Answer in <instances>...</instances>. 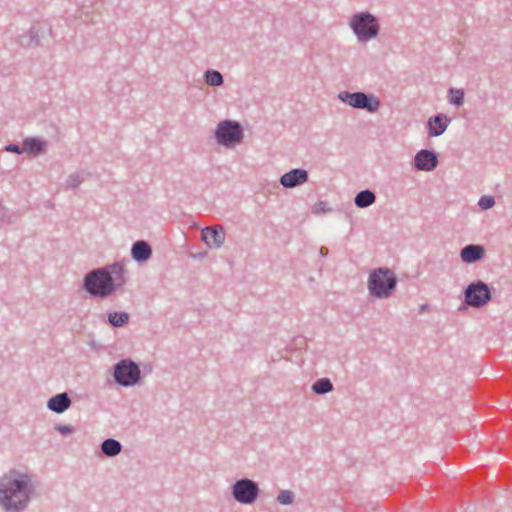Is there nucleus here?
Returning a JSON list of instances; mask_svg holds the SVG:
<instances>
[{
    "label": "nucleus",
    "instance_id": "25",
    "mask_svg": "<svg viewBox=\"0 0 512 512\" xmlns=\"http://www.w3.org/2000/svg\"><path fill=\"white\" fill-rule=\"evenodd\" d=\"M84 176L82 173H72L70 174L67 179H66V182H65V186L66 188H78L81 183L84 181Z\"/></svg>",
    "mask_w": 512,
    "mask_h": 512
},
{
    "label": "nucleus",
    "instance_id": "26",
    "mask_svg": "<svg viewBox=\"0 0 512 512\" xmlns=\"http://www.w3.org/2000/svg\"><path fill=\"white\" fill-rule=\"evenodd\" d=\"M295 495L290 490H282L277 496V501L281 505H290L294 502Z\"/></svg>",
    "mask_w": 512,
    "mask_h": 512
},
{
    "label": "nucleus",
    "instance_id": "31",
    "mask_svg": "<svg viewBox=\"0 0 512 512\" xmlns=\"http://www.w3.org/2000/svg\"><path fill=\"white\" fill-rule=\"evenodd\" d=\"M319 253L322 257H326L329 253L328 248L325 246H321L319 249Z\"/></svg>",
    "mask_w": 512,
    "mask_h": 512
},
{
    "label": "nucleus",
    "instance_id": "1",
    "mask_svg": "<svg viewBox=\"0 0 512 512\" xmlns=\"http://www.w3.org/2000/svg\"><path fill=\"white\" fill-rule=\"evenodd\" d=\"M36 495L34 476L16 468L0 476V507L3 512H24Z\"/></svg>",
    "mask_w": 512,
    "mask_h": 512
},
{
    "label": "nucleus",
    "instance_id": "9",
    "mask_svg": "<svg viewBox=\"0 0 512 512\" xmlns=\"http://www.w3.org/2000/svg\"><path fill=\"white\" fill-rule=\"evenodd\" d=\"M492 299L490 286L482 280L471 282L464 290L465 303L470 307H483Z\"/></svg>",
    "mask_w": 512,
    "mask_h": 512
},
{
    "label": "nucleus",
    "instance_id": "10",
    "mask_svg": "<svg viewBox=\"0 0 512 512\" xmlns=\"http://www.w3.org/2000/svg\"><path fill=\"white\" fill-rule=\"evenodd\" d=\"M438 163V154L434 150L422 149L414 156V166L420 171H433Z\"/></svg>",
    "mask_w": 512,
    "mask_h": 512
},
{
    "label": "nucleus",
    "instance_id": "17",
    "mask_svg": "<svg viewBox=\"0 0 512 512\" xmlns=\"http://www.w3.org/2000/svg\"><path fill=\"white\" fill-rule=\"evenodd\" d=\"M152 256L150 244L144 240H137L132 244L131 257L138 263L148 261Z\"/></svg>",
    "mask_w": 512,
    "mask_h": 512
},
{
    "label": "nucleus",
    "instance_id": "13",
    "mask_svg": "<svg viewBox=\"0 0 512 512\" xmlns=\"http://www.w3.org/2000/svg\"><path fill=\"white\" fill-rule=\"evenodd\" d=\"M309 179V174L305 169L295 168L280 177V184L285 188H294L306 183Z\"/></svg>",
    "mask_w": 512,
    "mask_h": 512
},
{
    "label": "nucleus",
    "instance_id": "24",
    "mask_svg": "<svg viewBox=\"0 0 512 512\" xmlns=\"http://www.w3.org/2000/svg\"><path fill=\"white\" fill-rule=\"evenodd\" d=\"M449 103L455 106H461L464 104V90L450 88L449 91Z\"/></svg>",
    "mask_w": 512,
    "mask_h": 512
},
{
    "label": "nucleus",
    "instance_id": "6",
    "mask_svg": "<svg viewBox=\"0 0 512 512\" xmlns=\"http://www.w3.org/2000/svg\"><path fill=\"white\" fill-rule=\"evenodd\" d=\"M112 376L116 384L132 387L141 380L139 365L130 358L122 359L113 366Z\"/></svg>",
    "mask_w": 512,
    "mask_h": 512
},
{
    "label": "nucleus",
    "instance_id": "8",
    "mask_svg": "<svg viewBox=\"0 0 512 512\" xmlns=\"http://www.w3.org/2000/svg\"><path fill=\"white\" fill-rule=\"evenodd\" d=\"M338 99L352 108L366 110L370 113L376 112L381 105L378 97L361 91H342L338 94Z\"/></svg>",
    "mask_w": 512,
    "mask_h": 512
},
{
    "label": "nucleus",
    "instance_id": "30",
    "mask_svg": "<svg viewBox=\"0 0 512 512\" xmlns=\"http://www.w3.org/2000/svg\"><path fill=\"white\" fill-rule=\"evenodd\" d=\"M4 150L6 152L16 153V154H22L24 153L23 146L20 147L18 144H8L4 147Z\"/></svg>",
    "mask_w": 512,
    "mask_h": 512
},
{
    "label": "nucleus",
    "instance_id": "2",
    "mask_svg": "<svg viewBox=\"0 0 512 512\" xmlns=\"http://www.w3.org/2000/svg\"><path fill=\"white\" fill-rule=\"evenodd\" d=\"M126 283L125 269L121 262H114L89 271L83 279V289L94 298H107Z\"/></svg>",
    "mask_w": 512,
    "mask_h": 512
},
{
    "label": "nucleus",
    "instance_id": "5",
    "mask_svg": "<svg viewBox=\"0 0 512 512\" xmlns=\"http://www.w3.org/2000/svg\"><path fill=\"white\" fill-rule=\"evenodd\" d=\"M214 137L219 145L232 148L243 141L244 129L238 121L225 119L217 124Z\"/></svg>",
    "mask_w": 512,
    "mask_h": 512
},
{
    "label": "nucleus",
    "instance_id": "18",
    "mask_svg": "<svg viewBox=\"0 0 512 512\" xmlns=\"http://www.w3.org/2000/svg\"><path fill=\"white\" fill-rule=\"evenodd\" d=\"M47 142L40 137H27L23 140V150L31 156H39L45 153Z\"/></svg>",
    "mask_w": 512,
    "mask_h": 512
},
{
    "label": "nucleus",
    "instance_id": "15",
    "mask_svg": "<svg viewBox=\"0 0 512 512\" xmlns=\"http://www.w3.org/2000/svg\"><path fill=\"white\" fill-rule=\"evenodd\" d=\"M485 256V248L480 244H468L460 250L461 261L466 264L476 263Z\"/></svg>",
    "mask_w": 512,
    "mask_h": 512
},
{
    "label": "nucleus",
    "instance_id": "27",
    "mask_svg": "<svg viewBox=\"0 0 512 512\" xmlns=\"http://www.w3.org/2000/svg\"><path fill=\"white\" fill-rule=\"evenodd\" d=\"M478 205L483 210L491 209L495 205V199L493 196L484 195L479 199Z\"/></svg>",
    "mask_w": 512,
    "mask_h": 512
},
{
    "label": "nucleus",
    "instance_id": "11",
    "mask_svg": "<svg viewBox=\"0 0 512 512\" xmlns=\"http://www.w3.org/2000/svg\"><path fill=\"white\" fill-rule=\"evenodd\" d=\"M45 33L51 35V26L47 22H37L30 27L29 37L26 38L25 36H21L19 38V43L24 47H29L31 45H39L40 38H42Z\"/></svg>",
    "mask_w": 512,
    "mask_h": 512
},
{
    "label": "nucleus",
    "instance_id": "29",
    "mask_svg": "<svg viewBox=\"0 0 512 512\" xmlns=\"http://www.w3.org/2000/svg\"><path fill=\"white\" fill-rule=\"evenodd\" d=\"M331 211V208L328 207V204L327 202L325 201H318L314 206H313V212L314 213H328Z\"/></svg>",
    "mask_w": 512,
    "mask_h": 512
},
{
    "label": "nucleus",
    "instance_id": "4",
    "mask_svg": "<svg viewBox=\"0 0 512 512\" xmlns=\"http://www.w3.org/2000/svg\"><path fill=\"white\" fill-rule=\"evenodd\" d=\"M350 28L359 42H367L379 34L378 18L368 11L355 13L349 22Z\"/></svg>",
    "mask_w": 512,
    "mask_h": 512
},
{
    "label": "nucleus",
    "instance_id": "20",
    "mask_svg": "<svg viewBox=\"0 0 512 512\" xmlns=\"http://www.w3.org/2000/svg\"><path fill=\"white\" fill-rule=\"evenodd\" d=\"M122 448V444L114 438H107L101 443V452L106 457H115L119 455Z\"/></svg>",
    "mask_w": 512,
    "mask_h": 512
},
{
    "label": "nucleus",
    "instance_id": "28",
    "mask_svg": "<svg viewBox=\"0 0 512 512\" xmlns=\"http://www.w3.org/2000/svg\"><path fill=\"white\" fill-rule=\"evenodd\" d=\"M55 430H57L62 435H71L75 432V428L72 425L67 424H56Z\"/></svg>",
    "mask_w": 512,
    "mask_h": 512
},
{
    "label": "nucleus",
    "instance_id": "3",
    "mask_svg": "<svg viewBox=\"0 0 512 512\" xmlns=\"http://www.w3.org/2000/svg\"><path fill=\"white\" fill-rule=\"evenodd\" d=\"M398 279L387 267H379L370 271L367 281L369 294L377 299H387L396 290Z\"/></svg>",
    "mask_w": 512,
    "mask_h": 512
},
{
    "label": "nucleus",
    "instance_id": "23",
    "mask_svg": "<svg viewBox=\"0 0 512 512\" xmlns=\"http://www.w3.org/2000/svg\"><path fill=\"white\" fill-rule=\"evenodd\" d=\"M204 81L208 86L219 87L223 85L224 78L223 75L215 69H208L204 72L203 75Z\"/></svg>",
    "mask_w": 512,
    "mask_h": 512
},
{
    "label": "nucleus",
    "instance_id": "7",
    "mask_svg": "<svg viewBox=\"0 0 512 512\" xmlns=\"http://www.w3.org/2000/svg\"><path fill=\"white\" fill-rule=\"evenodd\" d=\"M259 484L250 478H241L231 485L233 499L242 505L254 504L260 495Z\"/></svg>",
    "mask_w": 512,
    "mask_h": 512
},
{
    "label": "nucleus",
    "instance_id": "22",
    "mask_svg": "<svg viewBox=\"0 0 512 512\" xmlns=\"http://www.w3.org/2000/svg\"><path fill=\"white\" fill-rule=\"evenodd\" d=\"M311 389L317 395H325L332 392L334 386L329 378H320L312 384Z\"/></svg>",
    "mask_w": 512,
    "mask_h": 512
},
{
    "label": "nucleus",
    "instance_id": "19",
    "mask_svg": "<svg viewBox=\"0 0 512 512\" xmlns=\"http://www.w3.org/2000/svg\"><path fill=\"white\" fill-rule=\"evenodd\" d=\"M376 201V195L373 191L370 189L361 190L356 194L354 197V203L356 207L364 209L372 204H374Z\"/></svg>",
    "mask_w": 512,
    "mask_h": 512
},
{
    "label": "nucleus",
    "instance_id": "21",
    "mask_svg": "<svg viewBox=\"0 0 512 512\" xmlns=\"http://www.w3.org/2000/svg\"><path fill=\"white\" fill-rule=\"evenodd\" d=\"M129 314L125 311H114L107 315V321L112 327H124L129 322Z\"/></svg>",
    "mask_w": 512,
    "mask_h": 512
},
{
    "label": "nucleus",
    "instance_id": "14",
    "mask_svg": "<svg viewBox=\"0 0 512 512\" xmlns=\"http://www.w3.org/2000/svg\"><path fill=\"white\" fill-rule=\"evenodd\" d=\"M451 119L444 113H438L431 116L427 123V132L430 137H438L442 135L448 128Z\"/></svg>",
    "mask_w": 512,
    "mask_h": 512
},
{
    "label": "nucleus",
    "instance_id": "12",
    "mask_svg": "<svg viewBox=\"0 0 512 512\" xmlns=\"http://www.w3.org/2000/svg\"><path fill=\"white\" fill-rule=\"evenodd\" d=\"M201 239L210 248H219L225 241V231L222 226L205 227L201 231Z\"/></svg>",
    "mask_w": 512,
    "mask_h": 512
},
{
    "label": "nucleus",
    "instance_id": "16",
    "mask_svg": "<svg viewBox=\"0 0 512 512\" xmlns=\"http://www.w3.org/2000/svg\"><path fill=\"white\" fill-rule=\"evenodd\" d=\"M71 404L72 401L68 393L63 392L52 396L47 401V408L56 414H62L70 408Z\"/></svg>",
    "mask_w": 512,
    "mask_h": 512
},
{
    "label": "nucleus",
    "instance_id": "32",
    "mask_svg": "<svg viewBox=\"0 0 512 512\" xmlns=\"http://www.w3.org/2000/svg\"><path fill=\"white\" fill-rule=\"evenodd\" d=\"M429 309V305L428 304H422L419 308V313L423 314L425 313L426 311H428Z\"/></svg>",
    "mask_w": 512,
    "mask_h": 512
}]
</instances>
